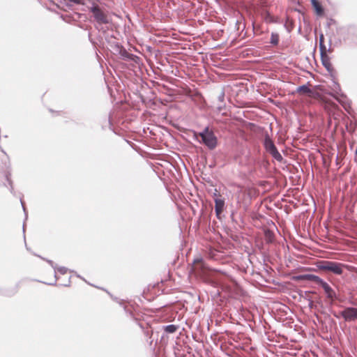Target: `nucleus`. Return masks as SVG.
<instances>
[{"instance_id":"1","label":"nucleus","mask_w":357,"mask_h":357,"mask_svg":"<svg viewBox=\"0 0 357 357\" xmlns=\"http://www.w3.org/2000/svg\"><path fill=\"white\" fill-rule=\"evenodd\" d=\"M195 135L197 142L204 144L209 150H213L217 146L218 139L208 126L205 127L202 132L195 133Z\"/></svg>"},{"instance_id":"2","label":"nucleus","mask_w":357,"mask_h":357,"mask_svg":"<svg viewBox=\"0 0 357 357\" xmlns=\"http://www.w3.org/2000/svg\"><path fill=\"white\" fill-rule=\"evenodd\" d=\"M89 10L93 13V17L96 22V25L95 26L98 30L102 31V27H100V26L112 22V19L98 4L93 3L91 6L89 8Z\"/></svg>"},{"instance_id":"3","label":"nucleus","mask_w":357,"mask_h":357,"mask_svg":"<svg viewBox=\"0 0 357 357\" xmlns=\"http://www.w3.org/2000/svg\"><path fill=\"white\" fill-rule=\"evenodd\" d=\"M344 264L333 261H319L317 263L319 270L331 272L336 275H341Z\"/></svg>"},{"instance_id":"4","label":"nucleus","mask_w":357,"mask_h":357,"mask_svg":"<svg viewBox=\"0 0 357 357\" xmlns=\"http://www.w3.org/2000/svg\"><path fill=\"white\" fill-rule=\"evenodd\" d=\"M340 314L347 322L354 321L357 320V307H346Z\"/></svg>"},{"instance_id":"5","label":"nucleus","mask_w":357,"mask_h":357,"mask_svg":"<svg viewBox=\"0 0 357 357\" xmlns=\"http://www.w3.org/2000/svg\"><path fill=\"white\" fill-rule=\"evenodd\" d=\"M297 279L301 280L312 281L319 285H321V284L324 282V280H322L321 278L313 274L300 275L297 276Z\"/></svg>"},{"instance_id":"6","label":"nucleus","mask_w":357,"mask_h":357,"mask_svg":"<svg viewBox=\"0 0 357 357\" xmlns=\"http://www.w3.org/2000/svg\"><path fill=\"white\" fill-rule=\"evenodd\" d=\"M324 290L326 296L328 299L331 300V301H333L335 299L337 298L336 294L335 291L331 288V287L324 280V282L320 285Z\"/></svg>"},{"instance_id":"7","label":"nucleus","mask_w":357,"mask_h":357,"mask_svg":"<svg viewBox=\"0 0 357 357\" xmlns=\"http://www.w3.org/2000/svg\"><path fill=\"white\" fill-rule=\"evenodd\" d=\"M225 207V201L222 199H215V212L216 216L218 219H220V215L224 210Z\"/></svg>"},{"instance_id":"8","label":"nucleus","mask_w":357,"mask_h":357,"mask_svg":"<svg viewBox=\"0 0 357 357\" xmlns=\"http://www.w3.org/2000/svg\"><path fill=\"white\" fill-rule=\"evenodd\" d=\"M264 146L266 151L268 153L276 148L273 141L270 138L268 135H266L264 140Z\"/></svg>"},{"instance_id":"9","label":"nucleus","mask_w":357,"mask_h":357,"mask_svg":"<svg viewBox=\"0 0 357 357\" xmlns=\"http://www.w3.org/2000/svg\"><path fill=\"white\" fill-rule=\"evenodd\" d=\"M321 61L322 63V65L325 67V68L328 72H332L333 70V66L331 64L330 57L328 55H321Z\"/></svg>"},{"instance_id":"10","label":"nucleus","mask_w":357,"mask_h":357,"mask_svg":"<svg viewBox=\"0 0 357 357\" xmlns=\"http://www.w3.org/2000/svg\"><path fill=\"white\" fill-rule=\"evenodd\" d=\"M310 1L317 15L319 16L322 15L324 13V9L321 4L317 0H310Z\"/></svg>"},{"instance_id":"11","label":"nucleus","mask_w":357,"mask_h":357,"mask_svg":"<svg viewBox=\"0 0 357 357\" xmlns=\"http://www.w3.org/2000/svg\"><path fill=\"white\" fill-rule=\"evenodd\" d=\"M296 91L298 93L307 94L309 96H312L313 93V91L309 87L308 84L298 86L296 89Z\"/></svg>"},{"instance_id":"12","label":"nucleus","mask_w":357,"mask_h":357,"mask_svg":"<svg viewBox=\"0 0 357 357\" xmlns=\"http://www.w3.org/2000/svg\"><path fill=\"white\" fill-rule=\"evenodd\" d=\"M268 153L271 155V156L278 162H281L283 160V157L278 151L277 147L273 150L269 151Z\"/></svg>"},{"instance_id":"13","label":"nucleus","mask_w":357,"mask_h":357,"mask_svg":"<svg viewBox=\"0 0 357 357\" xmlns=\"http://www.w3.org/2000/svg\"><path fill=\"white\" fill-rule=\"evenodd\" d=\"M178 328V326L176 325H174V324H169V325L163 326L164 331L167 333H169V334L174 333L177 331Z\"/></svg>"},{"instance_id":"14","label":"nucleus","mask_w":357,"mask_h":357,"mask_svg":"<svg viewBox=\"0 0 357 357\" xmlns=\"http://www.w3.org/2000/svg\"><path fill=\"white\" fill-rule=\"evenodd\" d=\"M108 294L110 296V297L112 298V299L113 301H114L115 302H116L117 303H119V305L121 307H123L124 310L127 312V307L126 305H125V301L123 300H121V299H119V298L116 297V296H114L112 294H111L110 293L107 292Z\"/></svg>"},{"instance_id":"15","label":"nucleus","mask_w":357,"mask_h":357,"mask_svg":"<svg viewBox=\"0 0 357 357\" xmlns=\"http://www.w3.org/2000/svg\"><path fill=\"white\" fill-rule=\"evenodd\" d=\"M319 50H320V55H328L327 52H331L333 50L331 47L328 49L326 48L325 44H321L319 45Z\"/></svg>"},{"instance_id":"16","label":"nucleus","mask_w":357,"mask_h":357,"mask_svg":"<svg viewBox=\"0 0 357 357\" xmlns=\"http://www.w3.org/2000/svg\"><path fill=\"white\" fill-rule=\"evenodd\" d=\"M274 234L268 229L265 231V238L267 243H272L273 241Z\"/></svg>"},{"instance_id":"17","label":"nucleus","mask_w":357,"mask_h":357,"mask_svg":"<svg viewBox=\"0 0 357 357\" xmlns=\"http://www.w3.org/2000/svg\"><path fill=\"white\" fill-rule=\"evenodd\" d=\"M270 43L273 45H277L279 43V35L276 33H272Z\"/></svg>"},{"instance_id":"18","label":"nucleus","mask_w":357,"mask_h":357,"mask_svg":"<svg viewBox=\"0 0 357 357\" xmlns=\"http://www.w3.org/2000/svg\"><path fill=\"white\" fill-rule=\"evenodd\" d=\"M264 20L266 21V22H274L275 20H274V17L271 15V13L268 11H266L264 13Z\"/></svg>"},{"instance_id":"19","label":"nucleus","mask_w":357,"mask_h":357,"mask_svg":"<svg viewBox=\"0 0 357 357\" xmlns=\"http://www.w3.org/2000/svg\"><path fill=\"white\" fill-rule=\"evenodd\" d=\"M121 55L123 57H125L128 59H130V60H134L135 58H137V56L127 52L125 50L123 51V53H121Z\"/></svg>"},{"instance_id":"20","label":"nucleus","mask_w":357,"mask_h":357,"mask_svg":"<svg viewBox=\"0 0 357 357\" xmlns=\"http://www.w3.org/2000/svg\"><path fill=\"white\" fill-rule=\"evenodd\" d=\"M17 292L16 289H13L12 290H7L6 291L1 292V294L6 296H12Z\"/></svg>"},{"instance_id":"21","label":"nucleus","mask_w":357,"mask_h":357,"mask_svg":"<svg viewBox=\"0 0 357 357\" xmlns=\"http://www.w3.org/2000/svg\"><path fill=\"white\" fill-rule=\"evenodd\" d=\"M10 173H8L6 175V180L8 181V184L10 185V191L12 194L14 193V189H13V182L12 181L10 180Z\"/></svg>"},{"instance_id":"22","label":"nucleus","mask_w":357,"mask_h":357,"mask_svg":"<svg viewBox=\"0 0 357 357\" xmlns=\"http://www.w3.org/2000/svg\"><path fill=\"white\" fill-rule=\"evenodd\" d=\"M225 96V93L224 90H221V91L220 92V93L218 96V101L220 103L224 102Z\"/></svg>"},{"instance_id":"23","label":"nucleus","mask_w":357,"mask_h":357,"mask_svg":"<svg viewBox=\"0 0 357 357\" xmlns=\"http://www.w3.org/2000/svg\"><path fill=\"white\" fill-rule=\"evenodd\" d=\"M56 271H57L61 275H64L67 273L68 268L64 266H59V267L56 266Z\"/></svg>"},{"instance_id":"24","label":"nucleus","mask_w":357,"mask_h":357,"mask_svg":"<svg viewBox=\"0 0 357 357\" xmlns=\"http://www.w3.org/2000/svg\"><path fill=\"white\" fill-rule=\"evenodd\" d=\"M58 280V277H57V275H56V270L54 271V279L52 282H44L45 284H47L48 285H51V286H54L56 284V281Z\"/></svg>"},{"instance_id":"25","label":"nucleus","mask_w":357,"mask_h":357,"mask_svg":"<svg viewBox=\"0 0 357 357\" xmlns=\"http://www.w3.org/2000/svg\"><path fill=\"white\" fill-rule=\"evenodd\" d=\"M41 259H43V260H45L52 267V268L54 271L56 270L57 265L56 264H54L53 261L50 260V259H45V258H43V257H41Z\"/></svg>"},{"instance_id":"26","label":"nucleus","mask_w":357,"mask_h":357,"mask_svg":"<svg viewBox=\"0 0 357 357\" xmlns=\"http://www.w3.org/2000/svg\"><path fill=\"white\" fill-rule=\"evenodd\" d=\"M194 263L196 264V266L200 265V268H202V266L204 265L203 261L202 259H197L194 261Z\"/></svg>"},{"instance_id":"27","label":"nucleus","mask_w":357,"mask_h":357,"mask_svg":"<svg viewBox=\"0 0 357 357\" xmlns=\"http://www.w3.org/2000/svg\"><path fill=\"white\" fill-rule=\"evenodd\" d=\"M225 107V104L224 102L218 105L217 109L219 112H221Z\"/></svg>"},{"instance_id":"28","label":"nucleus","mask_w":357,"mask_h":357,"mask_svg":"<svg viewBox=\"0 0 357 357\" xmlns=\"http://www.w3.org/2000/svg\"><path fill=\"white\" fill-rule=\"evenodd\" d=\"M324 44V36L323 33H321L319 38V45Z\"/></svg>"},{"instance_id":"29","label":"nucleus","mask_w":357,"mask_h":357,"mask_svg":"<svg viewBox=\"0 0 357 357\" xmlns=\"http://www.w3.org/2000/svg\"><path fill=\"white\" fill-rule=\"evenodd\" d=\"M69 1L73 2L77 4L82 3L83 0H68Z\"/></svg>"},{"instance_id":"30","label":"nucleus","mask_w":357,"mask_h":357,"mask_svg":"<svg viewBox=\"0 0 357 357\" xmlns=\"http://www.w3.org/2000/svg\"><path fill=\"white\" fill-rule=\"evenodd\" d=\"M20 202H21V204H22V208H23V211H24V212L25 213L26 218H27V214H26V208H25V207L24 206V203H23L22 199L20 200Z\"/></svg>"}]
</instances>
